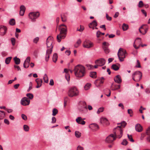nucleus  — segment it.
<instances>
[{
    "label": "nucleus",
    "instance_id": "1",
    "mask_svg": "<svg viewBox=\"0 0 150 150\" xmlns=\"http://www.w3.org/2000/svg\"><path fill=\"white\" fill-rule=\"evenodd\" d=\"M52 38L49 37L46 40V44L47 49L46 51V54L45 57V60L46 62H47L48 61L50 55L51 54L52 51L53 45H52Z\"/></svg>",
    "mask_w": 150,
    "mask_h": 150
},
{
    "label": "nucleus",
    "instance_id": "2",
    "mask_svg": "<svg viewBox=\"0 0 150 150\" xmlns=\"http://www.w3.org/2000/svg\"><path fill=\"white\" fill-rule=\"evenodd\" d=\"M74 71L75 76L78 77H82L85 75L86 74L85 67L81 65H78L75 66Z\"/></svg>",
    "mask_w": 150,
    "mask_h": 150
},
{
    "label": "nucleus",
    "instance_id": "3",
    "mask_svg": "<svg viewBox=\"0 0 150 150\" xmlns=\"http://www.w3.org/2000/svg\"><path fill=\"white\" fill-rule=\"evenodd\" d=\"M67 30V28H62L60 30V33L59 35H58L57 36V39L58 42H60L61 39H64L66 35Z\"/></svg>",
    "mask_w": 150,
    "mask_h": 150
},
{
    "label": "nucleus",
    "instance_id": "4",
    "mask_svg": "<svg viewBox=\"0 0 150 150\" xmlns=\"http://www.w3.org/2000/svg\"><path fill=\"white\" fill-rule=\"evenodd\" d=\"M113 132L116 137L118 138H121L123 135V131L119 126H117L114 129Z\"/></svg>",
    "mask_w": 150,
    "mask_h": 150
},
{
    "label": "nucleus",
    "instance_id": "5",
    "mask_svg": "<svg viewBox=\"0 0 150 150\" xmlns=\"http://www.w3.org/2000/svg\"><path fill=\"white\" fill-rule=\"evenodd\" d=\"M132 79L135 82L139 81L142 79V73L139 71H135L132 75Z\"/></svg>",
    "mask_w": 150,
    "mask_h": 150
},
{
    "label": "nucleus",
    "instance_id": "6",
    "mask_svg": "<svg viewBox=\"0 0 150 150\" xmlns=\"http://www.w3.org/2000/svg\"><path fill=\"white\" fill-rule=\"evenodd\" d=\"M79 91L75 87H73L70 88L68 92V96L70 97H73L78 96Z\"/></svg>",
    "mask_w": 150,
    "mask_h": 150
},
{
    "label": "nucleus",
    "instance_id": "7",
    "mask_svg": "<svg viewBox=\"0 0 150 150\" xmlns=\"http://www.w3.org/2000/svg\"><path fill=\"white\" fill-rule=\"evenodd\" d=\"M126 53V50H124L121 48H120L117 53V55L120 61L122 62L124 60V59L125 57V54Z\"/></svg>",
    "mask_w": 150,
    "mask_h": 150
},
{
    "label": "nucleus",
    "instance_id": "8",
    "mask_svg": "<svg viewBox=\"0 0 150 150\" xmlns=\"http://www.w3.org/2000/svg\"><path fill=\"white\" fill-rule=\"evenodd\" d=\"M40 16L39 12H31L29 13V17L32 21H35V19L37 18Z\"/></svg>",
    "mask_w": 150,
    "mask_h": 150
},
{
    "label": "nucleus",
    "instance_id": "9",
    "mask_svg": "<svg viewBox=\"0 0 150 150\" xmlns=\"http://www.w3.org/2000/svg\"><path fill=\"white\" fill-rule=\"evenodd\" d=\"M83 45L84 47L89 48L93 47L94 45L93 43L91 41L88 40H86L83 42Z\"/></svg>",
    "mask_w": 150,
    "mask_h": 150
},
{
    "label": "nucleus",
    "instance_id": "10",
    "mask_svg": "<svg viewBox=\"0 0 150 150\" xmlns=\"http://www.w3.org/2000/svg\"><path fill=\"white\" fill-rule=\"evenodd\" d=\"M146 25H143L139 28V30L140 33L143 35H144L147 32L148 28L146 27Z\"/></svg>",
    "mask_w": 150,
    "mask_h": 150
},
{
    "label": "nucleus",
    "instance_id": "11",
    "mask_svg": "<svg viewBox=\"0 0 150 150\" xmlns=\"http://www.w3.org/2000/svg\"><path fill=\"white\" fill-rule=\"evenodd\" d=\"M30 100L28 98L25 97L23 98L21 100V104L23 106L28 105L30 103Z\"/></svg>",
    "mask_w": 150,
    "mask_h": 150
},
{
    "label": "nucleus",
    "instance_id": "12",
    "mask_svg": "<svg viewBox=\"0 0 150 150\" xmlns=\"http://www.w3.org/2000/svg\"><path fill=\"white\" fill-rule=\"evenodd\" d=\"M105 60L104 58H100L96 60L95 61L96 64H98L99 66L104 65L105 63Z\"/></svg>",
    "mask_w": 150,
    "mask_h": 150
},
{
    "label": "nucleus",
    "instance_id": "13",
    "mask_svg": "<svg viewBox=\"0 0 150 150\" xmlns=\"http://www.w3.org/2000/svg\"><path fill=\"white\" fill-rule=\"evenodd\" d=\"M115 139V137H114V135L111 134L106 138L105 141L108 143H111Z\"/></svg>",
    "mask_w": 150,
    "mask_h": 150
},
{
    "label": "nucleus",
    "instance_id": "14",
    "mask_svg": "<svg viewBox=\"0 0 150 150\" xmlns=\"http://www.w3.org/2000/svg\"><path fill=\"white\" fill-rule=\"evenodd\" d=\"M7 30V28L4 26H0V35H4L6 33Z\"/></svg>",
    "mask_w": 150,
    "mask_h": 150
},
{
    "label": "nucleus",
    "instance_id": "15",
    "mask_svg": "<svg viewBox=\"0 0 150 150\" xmlns=\"http://www.w3.org/2000/svg\"><path fill=\"white\" fill-rule=\"evenodd\" d=\"M114 80L115 82L118 83H120L122 81L121 76L120 75H117L114 78Z\"/></svg>",
    "mask_w": 150,
    "mask_h": 150
},
{
    "label": "nucleus",
    "instance_id": "16",
    "mask_svg": "<svg viewBox=\"0 0 150 150\" xmlns=\"http://www.w3.org/2000/svg\"><path fill=\"white\" fill-rule=\"evenodd\" d=\"M100 122L101 124L108 125L109 124L108 120L105 118L102 117L100 119Z\"/></svg>",
    "mask_w": 150,
    "mask_h": 150
},
{
    "label": "nucleus",
    "instance_id": "17",
    "mask_svg": "<svg viewBox=\"0 0 150 150\" xmlns=\"http://www.w3.org/2000/svg\"><path fill=\"white\" fill-rule=\"evenodd\" d=\"M83 106L79 108L80 111L82 112H84L87 110V107L86 103L85 102L83 103Z\"/></svg>",
    "mask_w": 150,
    "mask_h": 150
},
{
    "label": "nucleus",
    "instance_id": "18",
    "mask_svg": "<svg viewBox=\"0 0 150 150\" xmlns=\"http://www.w3.org/2000/svg\"><path fill=\"white\" fill-rule=\"evenodd\" d=\"M25 10V8L23 5H22L20 7V15L21 16H23L24 14Z\"/></svg>",
    "mask_w": 150,
    "mask_h": 150
},
{
    "label": "nucleus",
    "instance_id": "19",
    "mask_svg": "<svg viewBox=\"0 0 150 150\" xmlns=\"http://www.w3.org/2000/svg\"><path fill=\"white\" fill-rule=\"evenodd\" d=\"M76 122L79 124L84 125L85 124V122L83 120L81 117H78L76 119Z\"/></svg>",
    "mask_w": 150,
    "mask_h": 150
},
{
    "label": "nucleus",
    "instance_id": "20",
    "mask_svg": "<svg viewBox=\"0 0 150 150\" xmlns=\"http://www.w3.org/2000/svg\"><path fill=\"white\" fill-rule=\"evenodd\" d=\"M135 128L136 130L138 132H141L142 130V127L139 124H137L136 125Z\"/></svg>",
    "mask_w": 150,
    "mask_h": 150
},
{
    "label": "nucleus",
    "instance_id": "21",
    "mask_svg": "<svg viewBox=\"0 0 150 150\" xmlns=\"http://www.w3.org/2000/svg\"><path fill=\"white\" fill-rule=\"evenodd\" d=\"M35 81L37 84V86H36V88H40L42 85V80L38 78L36 79Z\"/></svg>",
    "mask_w": 150,
    "mask_h": 150
},
{
    "label": "nucleus",
    "instance_id": "22",
    "mask_svg": "<svg viewBox=\"0 0 150 150\" xmlns=\"http://www.w3.org/2000/svg\"><path fill=\"white\" fill-rule=\"evenodd\" d=\"M13 60L16 65H18L20 64V59L17 57H16L13 58Z\"/></svg>",
    "mask_w": 150,
    "mask_h": 150
},
{
    "label": "nucleus",
    "instance_id": "23",
    "mask_svg": "<svg viewBox=\"0 0 150 150\" xmlns=\"http://www.w3.org/2000/svg\"><path fill=\"white\" fill-rule=\"evenodd\" d=\"M61 18L63 22H66L67 21V18L65 13L61 15Z\"/></svg>",
    "mask_w": 150,
    "mask_h": 150
},
{
    "label": "nucleus",
    "instance_id": "24",
    "mask_svg": "<svg viewBox=\"0 0 150 150\" xmlns=\"http://www.w3.org/2000/svg\"><path fill=\"white\" fill-rule=\"evenodd\" d=\"M57 54L56 53H54L52 57V60L53 62L54 63H56L57 61Z\"/></svg>",
    "mask_w": 150,
    "mask_h": 150
},
{
    "label": "nucleus",
    "instance_id": "25",
    "mask_svg": "<svg viewBox=\"0 0 150 150\" xmlns=\"http://www.w3.org/2000/svg\"><path fill=\"white\" fill-rule=\"evenodd\" d=\"M90 76L91 77L93 78H96L97 77L96 72L95 71L91 72H90Z\"/></svg>",
    "mask_w": 150,
    "mask_h": 150
},
{
    "label": "nucleus",
    "instance_id": "26",
    "mask_svg": "<svg viewBox=\"0 0 150 150\" xmlns=\"http://www.w3.org/2000/svg\"><path fill=\"white\" fill-rule=\"evenodd\" d=\"M114 86V87H112V90L113 91H115L117 90L118 89L120 88V85H115L112 84V86Z\"/></svg>",
    "mask_w": 150,
    "mask_h": 150
},
{
    "label": "nucleus",
    "instance_id": "27",
    "mask_svg": "<svg viewBox=\"0 0 150 150\" xmlns=\"http://www.w3.org/2000/svg\"><path fill=\"white\" fill-rule=\"evenodd\" d=\"M5 114L3 111L0 110V120H2L5 117Z\"/></svg>",
    "mask_w": 150,
    "mask_h": 150
},
{
    "label": "nucleus",
    "instance_id": "28",
    "mask_svg": "<svg viewBox=\"0 0 150 150\" xmlns=\"http://www.w3.org/2000/svg\"><path fill=\"white\" fill-rule=\"evenodd\" d=\"M117 124L120 125V126H120V128H121L122 127H125L127 123L125 121H123L120 123H117Z\"/></svg>",
    "mask_w": 150,
    "mask_h": 150
},
{
    "label": "nucleus",
    "instance_id": "29",
    "mask_svg": "<svg viewBox=\"0 0 150 150\" xmlns=\"http://www.w3.org/2000/svg\"><path fill=\"white\" fill-rule=\"evenodd\" d=\"M43 79L45 83H47L48 82V78L46 74L44 75Z\"/></svg>",
    "mask_w": 150,
    "mask_h": 150
},
{
    "label": "nucleus",
    "instance_id": "30",
    "mask_svg": "<svg viewBox=\"0 0 150 150\" xmlns=\"http://www.w3.org/2000/svg\"><path fill=\"white\" fill-rule=\"evenodd\" d=\"M97 23L96 21L94 20L89 24V26H91V25L92 26L96 27L97 26Z\"/></svg>",
    "mask_w": 150,
    "mask_h": 150
},
{
    "label": "nucleus",
    "instance_id": "31",
    "mask_svg": "<svg viewBox=\"0 0 150 150\" xmlns=\"http://www.w3.org/2000/svg\"><path fill=\"white\" fill-rule=\"evenodd\" d=\"M111 68L115 71H117L119 69V67L116 65L114 64L112 65Z\"/></svg>",
    "mask_w": 150,
    "mask_h": 150
},
{
    "label": "nucleus",
    "instance_id": "32",
    "mask_svg": "<svg viewBox=\"0 0 150 150\" xmlns=\"http://www.w3.org/2000/svg\"><path fill=\"white\" fill-rule=\"evenodd\" d=\"M12 59V57H10L6 58L5 60V62L6 64H8L11 61V59Z\"/></svg>",
    "mask_w": 150,
    "mask_h": 150
},
{
    "label": "nucleus",
    "instance_id": "33",
    "mask_svg": "<svg viewBox=\"0 0 150 150\" xmlns=\"http://www.w3.org/2000/svg\"><path fill=\"white\" fill-rule=\"evenodd\" d=\"M15 21L14 19L12 18L10 20L9 23L11 25H14L15 24Z\"/></svg>",
    "mask_w": 150,
    "mask_h": 150
},
{
    "label": "nucleus",
    "instance_id": "34",
    "mask_svg": "<svg viewBox=\"0 0 150 150\" xmlns=\"http://www.w3.org/2000/svg\"><path fill=\"white\" fill-rule=\"evenodd\" d=\"M81 41L80 39H79L77 41L76 43L74 45V47H78L81 43Z\"/></svg>",
    "mask_w": 150,
    "mask_h": 150
},
{
    "label": "nucleus",
    "instance_id": "35",
    "mask_svg": "<svg viewBox=\"0 0 150 150\" xmlns=\"http://www.w3.org/2000/svg\"><path fill=\"white\" fill-rule=\"evenodd\" d=\"M91 84L90 83H88L84 86V88L85 90H88L91 86Z\"/></svg>",
    "mask_w": 150,
    "mask_h": 150
},
{
    "label": "nucleus",
    "instance_id": "36",
    "mask_svg": "<svg viewBox=\"0 0 150 150\" xmlns=\"http://www.w3.org/2000/svg\"><path fill=\"white\" fill-rule=\"evenodd\" d=\"M128 28V25L126 24L125 23H123L122 25V29L124 31L127 30Z\"/></svg>",
    "mask_w": 150,
    "mask_h": 150
},
{
    "label": "nucleus",
    "instance_id": "37",
    "mask_svg": "<svg viewBox=\"0 0 150 150\" xmlns=\"http://www.w3.org/2000/svg\"><path fill=\"white\" fill-rule=\"evenodd\" d=\"M75 134L77 138H79L81 136V133L79 131H76L75 132Z\"/></svg>",
    "mask_w": 150,
    "mask_h": 150
},
{
    "label": "nucleus",
    "instance_id": "38",
    "mask_svg": "<svg viewBox=\"0 0 150 150\" xmlns=\"http://www.w3.org/2000/svg\"><path fill=\"white\" fill-rule=\"evenodd\" d=\"M103 49L105 52L106 54H108L109 52V50L108 49V47H103Z\"/></svg>",
    "mask_w": 150,
    "mask_h": 150
},
{
    "label": "nucleus",
    "instance_id": "39",
    "mask_svg": "<svg viewBox=\"0 0 150 150\" xmlns=\"http://www.w3.org/2000/svg\"><path fill=\"white\" fill-rule=\"evenodd\" d=\"M58 110L56 108H54L52 110V115L54 116H55L58 113Z\"/></svg>",
    "mask_w": 150,
    "mask_h": 150
},
{
    "label": "nucleus",
    "instance_id": "40",
    "mask_svg": "<svg viewBox=\"0 0 150 150\" xmlns=\"http://www.w3.org/2000/svg\"><path fill=\"white\" fill-rule=\"evenodd\" d=\"M104 109V108L103 107H101L100 108H99L98 110L97 111V114H99L100 112H103Z\"/></svg>",
    "mask_w": 150,
    "mask_h": 150
},
{
    "label": "nucleus",
    "instance_id": "41",
    "mask_svg": "<svg viewBox=\"0 0 150 150\" xmlns=\"http://www.w3.org/2000/svg\"><path fill=\"white\" fill-rule=\"evenodd\" d=\"M26 96L30 99H32L33 98V95L30 93H28L26 94Z\"/></svg>",
    "mask_w": 150,
    "mask_h": 150
},
{
    "label": "nucleus",
    "instance_id": "42",
    "mask_svg": "<svg viewBox=\"0 0 150 150\" xmlns=\"http://www.w3.org/2000/svg\"><path fill=\"white\" fill-rule=\"evenodd\" d=\"M127 135L128 138L130 141L132 142H134V141L132 138V136L131 135H129V134H127Z\"/></svg>",
    "mask_w": 150,
    "mask_h": 150
},
{
    "label": "nucleus",
    "instance_id": "43",
    "mask_svg": "<svg viewBox=\"0 0 150 150\" xmlns=\"http://www.w3.org/2000/svg\"><path fill=\"white\" fill-rule=\"evenodd\" d=\"M92 125L94 127V129L96 130L99 128L98 125L94 123L93 124H92Z\"/></svg>",
    "mask_w": 150,
    "mask_h": 150
},
{
    "label": "nucleus",
    "instance_id": "44",
    "mask_svg": "<svg viewBox=\"0 0 150 150\" xmlns=\"http://www.w3.org/2000/svg\"><path fill=\"white\" fill-rule=\"evenodd\" d=\"M23 128L24 130L26 132L28 131L29 129V127L26 125H24Z\"/></svg>",
    "mask_w": 150,
    "mask_h": 150
},
{
    "label": "nucleus",
    "instance_id": "45",
    "mask_svg": "<svg viewBox=\"0 0 150 150\" xmlns=\"http://www.w3.org/2000/svg\"><path fill=\"white\" fill-rule=\"evenodd\" d=\"M128 113L130 114V117H132L133 115V111L132 109H129L127 110Z\"/></svg>",
    "mask_w": 150,
    "mask_h": 150
},
{
    "label": "nucleus",
    "instance_id": "46",
    "mask_svg": "<svg viewBox=\"0 0 150 150\" xmlns=\"http://www.w3.org/2000/svg\"><path fill=\"white\" fill-rule=\"evenodd\" d=\"M32 82H30L29 83V86L27 90L28 92H29L32 88Z\"/></svg>",
    "mask_w": 150,
    "mask_h": 150
},
{
    "label": "nucleus",
    "instance_id": "47",
    "mask_svg": "<svg viewBox=\"0 0 150 150\" xmlns=\"http://www.w3.org/2000/svg\"><path fill=\"white\" fill-rule=\"evenodd\" d=\"M144 5L142 1H140L138 5V6L139 8L142 7Z\"/></svg>",
    "mask_w": 150,
    "mask_h": 150
},
{
    "label": "nucleus",
    "instance_id": "48",
    "mask_svg": "<svg viewBox=\"0 0 150 150\" xmlns=\"http://www.w3.org/2000/svg\"><path fill=\"white\" fill-rule=\"evenodd\" d=\"M128 143L127 141L125 139H124L123 140L121 144L123 145H126Z\"/></svg>",
    "mask_w": 150,
    "mask_h": 150
},
{
    "label": "nucleus",
    "instance_id": "49",
    "mask_svg": "<svg viewBox=\"0 0 150 150\" xmlns=\"http://www.w3.org/2000/svg\"><path fill=\"white\" fill-rule=\"evenodd\" d=\"M11 41L13 45L14 46L15 45L16 42V40L14 38H12L11 39Z\"/></svg>",
    "mask_w": 150,
    "mask_h": 150
},
{
    "label": "nucleus",
    "instance_id": "50",
    "mask_svg": "<svg viewBox=\"0 0 150 150\" xmlns=\"http://www.w3.org/2000/svg\"><path fill=\"white\" fill-rule=\"evenodd\" d=\"M29 66V63L24 62L23 64V67L24 68H28Z\"/></svg>",
    "mask_w": 150,
    "mask_h": 150
},
{
    "label": "nucleus",
    "instance_id": "51",
    "mask_svg": "<svg viewBox=\"0 0 150 150\" xmlns=\"http://www.w3.org/2000/svg\"><path fill=\"white\" fill-rule=\"evenodd\" d=\"M30 57H28L26 58L25 61L24 62L25 63H30Z\"/></svg>",
    "mask_w": 150,
    "mask_h": 150
},
{
    "label": "nucleus",
    "instance_id": "52",
    "mask_svg": "<svg viewBox=\"0 0 150 150\" xmlns=\"http://www.w3.org/2000/svg\"><path fill=\"white\" fill-rule=\"evenodd\" d=\"M87 67H88V69H91L93 68V65L91 64H87L86 65Z\"/></svg>",
    "mask_w": 150,
    "mask_h": 150
},
{
    "label": "nucleus",
    "instance_id": "53",
    "mask_svg": "<svg viewBox=\"0 0 150 150\" xmlns=\"http://www.w3.org/2000/svg\"><path fill=\"white\" fill-rule=\"evenodd\" d=\"M21 117L22 118L25 120H26L27 119V116L24 114H22Z\"/></svg>",
    "mask_w": 150,
    "mask_h": 150
},
{
    "label": "nucleus",
    "instance_id": "54",
    "mask_svg": "<svg viewBox=\"0 0 150 150\" xmlns=\"http://www.w3.org/2000/svg\"><path fill=\"white\" fill-rule=\"evenodd\" d=\"M80 28L79 29L78 28L77 29V30L80 32H82L84 28L83 26H81V25L80 26Z\"/></svg>",
    "mask_w": 150,
    "mask_h": 150
},
{
    "label": "nucleus",
    "instance_id": "55",
    "mask_svg": "<svg viewBox=\"0 0 150 150\" xmlns=\"http://www.w3.org/2000/svg\"><path fill=\"white\" fill-rule=\"evenodd\" d=\"M38 50H35L34 52L33 55L36 57H37L38 56Z\"/></svg>",
    "mask_w": 150,
    "mask_h": 150
},
{
    "label": "nucleus",
    "instance_id": "56",
    "mask_svg": "<svg viewBox=\"0 0 150 150\" xmlns=\"http://www.w3.org/2000/svg\"><path fill=\"white\" fill-rule=\"evenodd\" d=\"M39 40L38 37H36L33 40V42L35 43H37L38 42Z\"/></svg>",
    "mask_w": 150,
    "mask_h": 150
},
{
    "label": "nucleus",
    "instance_id": "57",
    "mask_svg": "<svg viewBox=\"0 0 150 150\" xmlns=\"http://www.w3.org/2000/svg\"><path fill=\"white\" fill-rule=\"evenodd\" d=\"M101 33L99 31H98L96 33V36L98 38L100 37L101 35Z\"/></svg>",
    "mask_w": 150,
    "mask_h": 150
},
{
    "label": "nucleus",
    "instance_id": "58",
    "mask_svg": "<svg viewBox=\"0 0 150 150\" xmlns=\"http://www.w3.org/2000/svg\"><path fill=\"white\" fill-rule=\"evenodd\" d=\"M56 118L54 117H53L52 118V123H54L56 122Z\"/></svg>",
    "mask_w": 150,
    "mask_h": 150
},
{
    "label": "nucleus",
    "instance_id": "59",
    "mask_svg": "<svg viewBox=\"0 0 150 150\" xmlns=\"http://www.w3.org/2000/svg\"><path fill=\"white\" fill-rule=\"evenodd\" d=\"M150 133V126L149 127L148 129L146 131V133L148 135Z\"/></svg>",
    "mask_w": 150,
    "mask_h": 150
},
{
    "label": "nucleus",
    "instance_id": "60",
    "mask_svg": "<svg viewBox=\"0 0 150 150\" xmlns=\"http://www.w3.org/2000/svg\"><path fill=\"white\" fill-rule=\"evenodd\" d=\"M106 16L107 19L108 20H109V21H110L111 20L112 18L111 17L109 16H108V14H106Z\"/></svg>",
    "mask_w": 150,
    "mask_h": 150
},
{
    "label": "nucleus",
    "instance_id": "61",
    "mask_svg": "<svg viewBox=\"0 0 150 150\" xmlns=\"http://www.w3.org/2000/svg\"><path fill=\"white\" fill-rule=\"evenodd\" d=\"M65 76H66V78L67 80L68 81H69L70 76H69V75L68 74H67V75H66Z\"/></svg>",
    "mask_w": 150,
    "mask_h": 150
},
{
    "label": "nucleus",
    "instance_id": "62",
    "mask_svg": "<svg viewBox=\"0 0 150 150\" xmlns=\"http://www.w3.org/2000/svg\"><path fill=\"white\" fill-rule=\"evenodd\" d=\"M50 85L51 86H53L54 84V82L53 80L52 79H51L50 80V82L49 83Z\"/></svg>",
    "mask_w": 150,
    "mask_h": 150
},
{
    "label": "nucleus",
    "instance_id": "63",
    "mask_svg": "<svg viewBox=\"0 0 150 150\" xmlns=\"http://www.w3.org/2000/svg\"><path fill=\"white\" fill-rule=\"evenodd\" d=\"M103 47H108V43L106 42H105L103 43Z\"/></svg>",
    "mask_w": 150,
    "mask_h": 150
},
{
    "label": "nucleus",
    "instance_id": "64",
    "mask_svg": "<svg viewBox=\"0 0 150 150\" xmlns=\"http://www.w3.org/2000/svg\"><path fill=\"white\" fill-rule=\"evenodd\" d=\"M77 150H83V148L81 146H78L77 148Z\"/></svg>",
    "mask_w": 150,
    "mask_h": 150
}]
</instances>
